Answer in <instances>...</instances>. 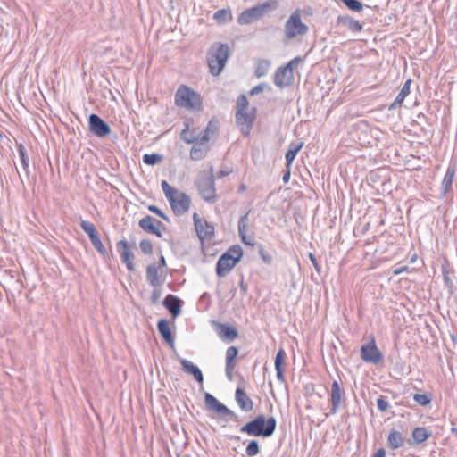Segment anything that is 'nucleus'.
I'll list each match as a JSON object with an SVG mask.
<instances>
[{
    "instance_id": "nucleus-63",
    "label": "nucleus",
    "mask_w": 457,
    "mask_h": 457,
    "mask_svg": "<svg viewBox=\"0 0 457 457\" xmlns=\"http://www.w3.org/2000/svg\"><path fill=\"white\" fill-rule=\"evenodd\" d=\"M245 186L244 184H241V185L239 186L238 191H239V192H243V191H245Z\"/></svg>"
},
{
    "instance_id": "nucleus-38",
    "label": "nucleus",
    "mask_w": 457,
    "mask_h": 457,
    "mask_svg": "<svg viewBox=\"0 0 457 457\" xmlns=\"http://www.w3.org/2000/svg\"><path fill=\"white\" fill-rule=\"evenodd\" d=\"M80 228L89 237V239L99 234L95 225L88 220H82Z\"/></svg>"
},
{
    "instance_id": "nucleus-47",
    "label": "nucleus",
    "mask_w": 457,
    "mask_h": 457,
    "mask_svg": "<svg viewBox=\"0 0 457 457\" xmlns=\"http://www.w3.org/2000/svg\"><path fill=\"white\" fill-rule=\"evenodd\" d=\"M148 210L151 212L158 215L162 219L165 220L166 221H170L169 217L161 209H159L157 206H155V205H149L148 206Z\"/></svg>"
},
{
    "instance_id": "nucleus-8",
    "label": "nucleus",
    "mask_w": 457,
    "mask_h": 457,
    "mask_svg": "<svg viewBox=\"0 0 457 457\" xmlns=\"http://www.w3.org/2000/svg\"><path fill=\"white\" fill-rule=\"evenodd\" d=\"M308 31V27L302 22L301 15L296 11L293 12L285 25V35L287 38L290 39L296 36L305 35Z\"/></svg>"
},
{
    "instance_id": "nucleus-50",
    "label": "nucleus",
    "mask_w": 457,
    "mask_h": 457,
    "mask_svg": "<svg viewBox=\"0 0 457 457\" xmlns=\"http://www.w3.org/2000/svg\"><path fill=\"white\" fill-rule=\"evenodd\" d=\"M161 295H162V291L155 287L152 291V294H151V296H150L151 303L155 304L159 301Z\"/></svg>"
},
{
    "instance_id": "nucleus-11",
    "label": "nucleus",
    "mask_w": 457,
    "mask_h": 457,
    "mask_svg": "<svg viewBox=\"0 0 457 457\" xmlns=\"http://www.w3.org/2000/svg\"><path fill=\"white\" fill-rule=\"evenodd\" d=\"M255 111L256 109L253 108L251 112H247V111L236 112V123L242 134L245 136H248L250 134L255 120Z\"/></svg>"
},
{
    "instance_id": "nucleus-17",
    "label": "nucleus",
    "mask_w": 457,
    "mask_h": 457,
    "mask_svg": "<svg viewBox=\"0 0 457 457\" xmlns=\"http://www.w3.org/2000/svg\"><path fill=\"white\" fill-rule=\"evenodd\" d=\"M155 224L162 225V222L154 219V217L150 215H146L144 218H142L138 225L139 227L145 231L146 233L154 234L157 236L158 237H162V232L160 228H158Z\"/></svg>"
},
{
    "instance_id": "nucleus-37",
    "label": "nucleus",
    "mask_w": 457,
    "mask_h": 457,
    "mask_svg": "<svg viewBox=\"0 0 457 457\" xmlns=\"http://www.w3.org/2000/svg\"><path fill=\"white\" fill-rule=\"evenodd\" d=\"M428 437V432L426 428H416L412 432V439L416 444L424 442Z\"/></svg>"
},
{
    "instance_id": "nucleus-23",
    "label": "nucleus",
    "mask_w": 457,
    "mask_h": 457,
    "mask_svg": "<svg viewBox=\"0 0 457 457\" xmlns=\"http://www.w3.org/2000/svg\"><path fill=\"white\" fill-rule=\"evenodd\" d=\"M157 328L162 338L167 342L170 347L174 346V338L170 328L168 320L162 319L157 323Z\"/></svg>"
},
{
    "instance_id": "nucleus-30",
    "label": "nucleus",
    "mask_w": 457,
    "mask_h": 457,
    "mask_svg": "<svg viewBox=\"0 0 457 457\" xmlns=\"http://www.w3.org/2000/svg\"><path fill=\"white\" fill-rule=\"evenodd\" d=\"M388 446L392 449H397L403 444V438L402 434L395 429H392L387 437Z\"/></svg>"
},
{
    "instance_id": "nucleus-24",
    "label": "nucleus",
    "mask_w": 457,
    "mask_h": 457,
    "mask_svg": "<svg viewBox=\"0 0 457 457\" xmlns=\"http://www.w3.org/2000/svg\"><path fill=\"white\" fill-rule=\"evenodd\" d=\"M218 130H219V121L214 119L211 120L208 122L205 129L199 133L200 137H200L201 143H207L210 140L211 136L217 134Z\"/></svg>"
},
{
    "instance_id": "nucleus-61",
    "label": "nucleus",
    "mask_w": 457,
    "mask_h": 457,
    "mask_svg": "<svg viewBox=\"0 0 457 457\" xmlns=\"http://www.w3.org/2000/svg\"><path fill=\"white\" fill-rule=\"evenodd\" d=\"M166 266V261H165V258L164 256H161L160 257V262H159V267L158 268H162V267H165Z\"/></svg>"
},
{
    "instance_id": "nucleus-29",
    "label": "nucleus",
    "mask_w": 457,
    "mask_h": 457,
    "mask_svg": "<svg viewBox=\"0 0 457 457\" xmlns=\"http://www.w3.org/2000/svg\"><path fill=\"white\" fill-rule=\"evenodd\" d=\"M455 174L453 168H448L441 183V195L444 196L451 189Z\"/></svg>"
},
{
    "instance_id": "nucleus-51",
    "label": "nucleus",
    "mask_w": 457,
    "mask_h": 457,
    "mask_svg": "<svg viewBox=\"0 0 457 457\" xmlns=\"http://www.w3.org/2000/svg\"><path fill=\"white\" fill-rule=\"evenodd\" d=\"M259 253L262 259V261L267 263L270 264L272 262V257L264 249L260 248Z\"/></svg>"
},
{
    "instance_id": "nucleus-9",
    "label": "nucleus",
    "mask_w": 457,
    "mask_h": 457,
    "mask_svg": "<svg viewBox=\"0 0 457 457\" xmlns=\"http://www.w3.org/2000/svg\"><path fill=\"white\" fill-rule=\"evenodd\" d=\"M361 357L368 363L378 364L384 360L382 353L378 348L375 339L372 338L367 344H364L361 347Z\"/></svg>"
},
{
    "instance_id": "nucleus-34",
    "label": "nucleus",
    "mask_w": 457,
    "mask_h": 457,
    "mask_svg": "<svg viewBox=\"0 0 457 457\" xmlns=\"http://www.w3.org/2000/svg\"><path fill=\"white\" fill-rule=\"evenodd\" d=\"M213 19L218 24H225L231 21L233 16L229 9H220L213 14Z\"/></svg>"
},
{
    "instance_id": "nucleus-28",
    "label": "nucleus",
    "mask_w": 457,
    "mask_h": 457,
    "mask_svg": "<svg viewBox=\"0 0 457 457\" xmlns=\"http://www.w3.org/2000/svg\"><path fill=\"white\" fill-rule=\"evenodd\" d=\"M194 146L190 150V158L194 161H199L205 157L208 148L204 145L206 143H194Z\"/></svg>"
},
{
    "instance_id": "nucleus-10",
    "label": "nucleus",
    "mask_w": 457,
    "mask_h": 457,
    "mask_svg": "<svg viewBox=\"0 0 457 457\" xmlns=\"http://www.w3.org/2000/svg\"><path fill=\"white\" fill-rule=\"evenodd\" d=\"M205 407L209 411L215 412L220 417H230L237 419V414L230 409H228L222 403L218 401L212 394L205 393L204 395Z\"/></svg>"
},
{
    "instance_id": "nucleus-19",
    "label": "nucleus",
    "mask_w": 457,
    "mask_h": 457,
    "mask_svg": "<svg viewBox=\"0 0 457 457\" xmlns=\"http://www.w3.org/2000/svg\"><path fill=\"white\" fill-rule=\"evenodd\" d=\"M235 400L239 408L245 411L249 412L253 410V402L247 395L244 389L237 387L235 392Z\"/></svg>"
},
{
    "instance_id": "nucleus-58",
    "label": "nucleus",
    "mask_w": 457,
    "mask_h": 457,
    "mask_svg": "<svg viewBox=\"0 0 457 457\" xmlns=\"http://www.w3.org/2000/svg\"><path fill=\"white\" fill-rule=\"evenodd\" d=\"M406 270H407V266H401L399 268L395 269L393 271V274L399 275V274L403 273V271H405Z\"/></svg>"
},
{
    "instance_id": "nucleus-26",
    "label": "nucleus",
    "mask_w": 457,
    "mask_h": 457,
    "mask_svg": "<svg viewBox=\"0 0 457 457\" xmlns=\"http://www.w3.org/2000/svg\"><path fill=\"white\" fill-rule=\"evenodd\" d=\"M337 23L345 26L353 32H360L362 29V25L350 16H339Z\"/></svg>"
},
{
    "instance_id": "nucleus-13",
    "label": "nucleus",
    "mask_w": 457,
    "mask_h": 457,
    "mask_svg": "<svg viewBox=\"0 0 457 457\" xmlns=\"http://www.w3.org/2000/svg\"><path fill=\"white\" fill-rule=\"evenodd\" d=\"M331 409L330 412L326 414L328 417L329 414L334 415L337 412L338 409L345 401V392L342 388L337 381H334L331 385L330 397Z\"/></svg>"
},
{
    "instance_id": "nucleus-45",
    "label": "nucleus",
    "mask_w": 457,
    "mask_h": 457,
    "mask_svg": "<svg viewBox=\"0 0 457 457\" xmlns=\"http://www.w3.org/2000/svg\"><path fill=\"white\" fill-rule=\"evenodd\" d=\"M248 100L245 95H240L237 101V111H246L248 107Z\"/></svg>"
},
{
    "instance_id": "nucleus-56",
    "label": "nucleus",
    "mask_w": 457,
    "mask_h": 457,
    "mask_svg": "<svg viewBox=\"0 0 457 457\" xmlns=\"http://www.w3.org/2000/svg\"><path fill=\"white\" fill-rule=\"evenodd\" d=\"M275 370H276V373H277V378L280 382H285L286 379H285V376H284V373H283V369L282 368H275Z\"/></svg>"
},
{
    "instance_id": "nucleus-41",
    "label": "nucleus",
    "mask_w": 457,
    "mask_h": 457,
    "mask_svg": "<svg viewBox=\"0 0 457 457\" xmlns=\"http://www.w3.org/2000/svg\"><path fill=\"white\" fill-rule=\"evenodd\" d=\"M245 453L249 457L256 456L260 453V446L258 441L251 440L245 448Z\"/></svg>"
},
{
    "instance_id": "nucleus-16",
    "label": "nucleus",
    "mask_w": 457,
    "mask_h": 457,
    "mask_svg": "<svg viewBox=\"0 0 457 457\" xmlns=\"http://www.w3.org/2000/svg\"><path fill=\"white\" fill-rule=\"evenodd\" d=\"M213 323L216 327L218 336L222 341L232 342L238 337V331L235 327L218 321H214Z\"/></svg>"
},
{
    "instance_id": "nucleus-31",
    "label": "nucleus",
    "mask_w": 457,
    "mask_h": 457,
    "mask_svg": "<svg viewBox=\"0 0 457 457\" xmlns=\"http://www.w3.org/2000/svg\"><path fill=\"white\" fill-rule=\"evenodd\" d=\"M303 143H291L287 152L286 153V166L291 167L297 153L303 147Z\"/></svg>"
},
{
    "instance_id": "nucleus-7",
    "label": "nucleus",
    "mask_w": 457,
    "mask_h": 457,
    "mask_svg": "<svg viewBox=\"0 0 457 457\" xmlns=\"http://www.w3.org/2000/svg\"><path fill=\"white\" fill-rule=\"evenodd\" d=\"M196 187L202 198L210 204L217 201L215 178L211 167L210 175L202 174L195 181Z\"/></svg>"
},
{
    "instance_id": "nucleus-46",
    "label": "nucleus",
    "mask_w": 457,
    "mask_h": 457,
    "mask_svg": "<svg viewBox=\"0 0 457 457\" xmlns=\"http://www.w3.org/2000/svg\"><path fill=\"white\" fill-rule=\"evenodd\" d=\"M286 358L284 349H279L275 357V368H282Z\"/></svg>"
},
{
    "instance_id": "nucleus-5",
    "label": "nucleus",
    "mask_w": 457,
    "mask_h": 457,
    "mask_svg": "<svg viewBox=\"0 0 457 457\" xmlns=\"http://www.w3.org/2000/svg\"><path fill=\"white\" fill-rule=\"evenodd\" d=\"M174 102L177 106L187 110H201V96L186 85H180L175 94Z\"/></svg>"
},
{
    "instance_id": "nucleus-62",
    "label": "nucleus",
    "mask_w": 457,
    "mask_h": 457,
    "mask_svg": "<svg viewBox=\"0 0 457 457\" xmlns=\"http://www.w3.org/2000/svg\"><path fill=\"white\" fill-rule=\"evenodd\" d=\"M240 289H241V291H243L244 293H245V292L246 291V289H247V287H246L245 284L244 283V280H243V279L240 281Z\"/></svg>"
},
{
    "instance_id": "nucleus-14",
    "label": "nucleus",
    "mask_w": 457,
    "mask_h": 457,
    "mask_svg": "<svg viewBox=\"0 0 457 457\" xmlns=\"http://www.w3.org/2000/svg\"><path fill=\"white\" fill-rule=\"evenodd\" d=\"M195 228L201 241L210 240L214 236V227L206 220H202L197 213L193 215Z\"/></svg>"
},
{
    "instance_id": "nucleus-55",
    "label": "nucleus",
    "mask_w": 457,
    "mask_h": 457,
    "mask_svg": "<svg viewBox=\"0 0 457 457\" xmlns=\"http://www.w3.org/2000/svg\"><path fill=\"white\" fill-rule=\"evenodd\" d=\"M234 368H235V364L228 365V363H226L225 371H226V375L228 379L232 378V370H234Z\"/></svg>"
},
{
    "instance_id": "nucleus-2",
    "label": "nucleus",
    "mask_w": 457,
    "mask_h": 457,
    "mask_svg": "<svg viewBox=\"0 0 457 457\" xmlns=\"http://www.w3.org/2000/svg\"><path fill=\"white\" fill-rule=\"evenodd\" d=\"M229 56V48L227 44L220 42L213 43L207 52V63L210 73L218 76L223 71L228 58Z\"/></svg>"
},
{
    "instance_id": "nucleus-6",
    "label": "nucleus",
    "mask_w": 457,
    "mask_h": 457,
    "mask_svg": "<svg viewBox=\"0 0 457 457\" xmlns=\"http://www.w3.org/2000/svg\"><path fill=\"white\" fill-rule=\"evenodd\" d=\"M278 7L277 0H267L266 2L257 4L253 7L248 8L242 12L238 18L237 22L240 25H247L250 24L262 17H263L268 12L276 10Z\"/></svg>"
},
{
    "instance_id": "nucleus-21",
    "label": "nucleus",
    "mask_w": 457,
    "mask_h": 457,
    "mask_svg": "<svg viewBox=\"0 0 457 457\" xmlns=\"http://www.w3.org/2000/svg\"><path fill=\"white\" fill-rule=\"evenodd\" d=\"M179 362L182 366V370L185 372L193 375L195 379L198 383L203 384L204 376H203L201 370L196 365H195L194 363H192L191 361H189L186 359H180Z\"/></svg>"
},
{
    "instance_id": "nucleus-42",
    "label": "nucleus",
    "mask_w": 457,
    "mask_h": 457,
    "mask_svg": "<svg viewBox=\"0 0 457 457\" xmlns=\"http://www.w3.org/2000/svg\"><path fill=\"white\" fill-rule=\"evenodd\" d=\"M341 2L350 10L354 12H361L363 9V4L359 0H341Z\"/></svg>"
},
{
    "instance_id": "nucleus-20",
    "label": "nucleus",
    "mask_w": 457,
    "mask_h": 457,
    "mask_svg": "<svg viewBox=\"0 0 457 457\" xmlns=\"http://www.w3.org/2000/svg\"><path fill=\"white\" fill-rule=\"evenodd\" d=\"M163 306L176 318L181 312V300L173 295H168L163 302Z\"/></svg>"
},
{
    "instance_id": "nucleus-32",
    "label": "nucleus",
    "mask_w": 457,
    "mask_h": 457,
    "mask_svg": "<svg viewBox=\"0 0 457 457\" xmlns=\"http://www.w3.org/2000/svg\"><path fill=\"white\" fill-rule=\"evenodd\" d=\"M185 128L180 133V138L187 143V144H193V143H198L200 140V134L197 136L194 135V131L189 130V122L187 121L184 123Z\"/></svg>"
},
{
    "instance_id": "nucleus-53",
    "label": "nucleus",
    "mask_w": 457,
    "mask_h": 457,
    "mask_svg": "<svg viewBox=\"0 0 457 457\" xmlns=\"http://www.w3.org/2000/svg\"><path fill=\"white\" fill-rule=\"evenodd\" d=\"M309 259L312 262V264L313 265L315 270L317 272H320V266L319 265L314 254H312V253H309Z\"/></svg>"
},
{
    "instance_id": "nucleus-36",
    "label": "nucleus",
    "mask_w": 457,
    "mask_h": 457,
    "mask_svg": "<svg viewBox=\"0 0 457 457\" xmlns=\"http://www.w3.org/2000/svg\"><path fill=\"white\" fill-rule=\"evenodd\" d=\"M270 62L268 60H259L255 67L257 78L265 76L268 73Z\"/></svg>"
},
{
    "instance_id": "nucleus-54",
    "label": "nucleus",
    "mask_w": 457,
    "mask_h": 457,
    "mask_svg": "<svg viewBox=\"0 0 457 457\" xmlns=\"http://www.w3.org/2000/svg\"><path fill=\"white\" fill-rule=\"evenodd\" d=\"M303 59L300 56H297L292 59L289 62L287 63L286 66H289L291 68V71L294 72V66L299 62H301Z\"/></svg>"
},
{
    "instance_id": "nucleus-33",
    "label": "nucleus",
    "mask_w": 457,
    "mask_h": 457,
    "mask_svg": "<svg viewBox=\"0 0 457 457\" xmlns=\"http://www.w3.org/2000/svg\"><path fill=\"white\" fill-rule=\"evenodd\" d=\"M442 273L444 277V282L446 287L448 288L449 292L453 294V282L452 279V276L453 274V271L449 269V263L447 262H445L442 264Z\"/></svg>"
},
{
    "instance_id": "nucleus-18",
    "label": "nucleus",
    "mask_w": 457,
    "mask_h": 457,
    "mask_svg": "<svg viewBox=\"0 0 457 457\" xmlns=\"http://www.w3.org/2000/svg\"><path fill=\"white\" fill-rule=\"evenodd\" d=\"M118 251L123 263L126 264L129 270H134V254L129 252V246L126 240H120L117 243Z\"/></svg>"
},
{
    "instance_id": "nucleus-3",
    "label": "nucleus",
    "mask_w": 457,
    "mask_h": 457,
    "mask_svg": "<svg viewBox=\"0 0 457 457\" xmlns=\"http://www.w3.org/2000/svg\"><path fill=\"white\" fill-rule=\"evenodd\" d=\"M161 186L174 214L177 216L185 214L190 207V197L186 193L179 192L170 186L166 180H162Z\"/></svg>"
},
{
    "instance_id": "nucleus-59",
    "label": "nucleus",
    "mask_w": 457,
    "mask_h": 457,
    "mask_svg": "<svg viewBox=\"0 0 457 457\" xmlns=\"http://www.w3.org/2000/svg\"><path fill=\"white\" fill-rule=\"evenodd\" d=\"M373 457H386V451L384 448H379L376 453L375 454L373 455Z\"/></svg>"
},
{
    "instance_id": "nucleus-22",
    "label": "nucleus",
    "mask_w": 457,
    "mask_h": 457,
    "mask_svg": "<svg viewBox=\"0 0 457 457\" xmlns=\"http://www.w3.org/2000/svg\"><path fill=\"white\" fill-rule=\"evenodd\" d=\"M249 213H250V211H248L245 215L240 217V219L238 220V234H239V237H241L242 242L245 245H253L254 239L253 237H248L245 233L246 228H247Z\"/></svg>"
},
{
    "instance_id": "nucleus-15",
    "label": "nucleus",
    "mask_w": 457,
    "mask_h": 457,
    "mask_svg": "<svg viewBox=\"0 0 457 457\" xmlns=\"http://www.w3.org/2000/svg\"><path fill=\"white\" fill-rule=\"evenodd\" d=\"M294 82V72L289 66H281L274 74V84L279 88L291 86Z\"/></svg>"
},
{
    "instance_id": "nucleus-39",
    "label": "nucleus",
    "mask_w": 457,
    "mask_h": 457,
    "mask_svg": "<svg viewBox=\"0 0 457 457\" xmlns=\"http://www.w3.org/2000/svg\"><path fill=\"white\" fill-rule=\"evenodd\" d=\"M163 157L159 154H146L143 156V162L146 165L154 166L160 163Z\"/></svg>"
},
{
    "instance_id": "nucleus-25",
    "label": "nucleus",
    "mask_w": 457,
    "mask_h": 457,
    "mask_svg": "<svg viewBox=\"0 0 457 457\" xmlns=\"http://www.w3.org/2000/svg\"><path fill=\"white\" fill-rule=\"evenodd\" d=\"M146 279L154 287H158L162 285V280L158 273V268L154 264L148 265L146 268Z\"/></svg>"
},
{
    "instance_id": "nucleus-4",
    "label": "nucleus",
    "mask_w": 457,
    "mask_h": 457,
    "mask_svg": "<svg viewBox=\"0 0 457 457\" xmlns=\"http://www.w3.org/2000/svg\"><path fill=\"white\" fill-rule=\"evenodd\" d=\"M243 255L240 245L230 246L227 252L222 253L216 263V274L224 278L237 265Z\"/></svg>"
},
{
    "instance_id": "nucleus-64",
    "label": "nucleus",
    "mask_w": 457,
    "mask_h": 457,
    "mask_svg": "<svg viewBox=\"0 0 457 457\" xmlns=\"http://www.w3.org/2000/svg\"><path fill=\"white\" fill-rule=\"evenodd\" d=\"M452 432L457 437V428H452Z\"/></svg>"
},
{
    "instance_id": "nucleus-60",
    "label": "nucleus",
    "mask_w": 457,
    "mask_h": 457,
    "mask_svg": "<svg viewBox=\"0 0 457 457\" xmlns=\"http://www.w3.org/2000/svg\"><path fill=\"white\" fill-rule=\"evenodd\" d=\"M229 173V171L228 170H220L216 173V175L214 176V178H217V179H220L222 177H225L227 176L228 174Z\"/></svg>"
},
{
    "instance_id": "nucleus-12",
    "label": "nucleus",
    "mask_w": 457,
    "mask_h": 457,
    "mask_svg": "<svg viewBox=\"0 0 457 457\" xmlns=\"http://www.w3.org/2000/svg\"><path fill=\"white\" fill-rule=\"evenodd\" d=\"M88 127L89 131L98 137H104L111 133L110 126L95 113L89 115Z\"/></svg>"
},
{
    "instance_id": "nucleus-27",
    "label": "nucleus",
    "mask_w": 457,
    "mask_h": 457,
    "mask_svg": "<svg viewBox=\"0 0 457 457\" xmlns=\"http://www.w3.org/2000/svg\"><path fill=\"white\" fill-rule=\"evenodd\" d=\"M411 84V79L406 80V82L403 86L400 93L395 97V101L389 105V108H388L389 110H394L397 106H400L403 104L404 98L410 94Z\"/></svg>"
},
{
    "instance_id": "nucleus-48",
    "label": "nucleus",
    "mask_w": 457,
    "mask_h": 457,
    "mask_svg": "<svg viewBox=\"0 0 457 457\" xmlns=\"http://www.w3.org/2000/svg\"><path fill=\"white\" fill-rule=\"evenodd\" d=\"M413 399L420 405L428 404V395L426 394H415Z\"/></svg>"
},
{
    "instance_id": "nucleus-35",
    "label": "nucleus",
    "mask_w": 457,
    "mask_h": 457,
    "mask_svg": "<svg viewBox=\"0 0 457 457\" xmlns=\"http://www.w3.org/2000/svg\"><path fill=\"white\" fill-rule=\"evenodd\" d=\"M17 149H18V153L20 155L21 166H22L26 175L29 177V158L27 154V151L21 143L18 144Z\"/></svg>"
},
{
    "instance_id": "nucleus-49",
    "label": "nucleus",
    "mask_w": 457,
    "mask_h": 457,
    "mask_svg": "<svg viewBox=\"0 0 457 457\" xmlns=\"http://www.w3.org/2000/svg\"><path fill=\"white\" fill-rule=\"evenodd\" d=\"M377 406H378V409L381 411H386L387 409L389 408V403L386 400V398H384L383 396H380L378 400H377Z\"/></svg>"
},
{
    "instance_id": "nucleus-52",
    "label": "nucleus",
    "mask_w": 457,
    "mask_h": 457,
    "mask_svg": "<svg viewBox=\"0 0 457 457\" xmlns=\"http://www.w3.org/2000/svg\"><path fill=\"white\" fill-rule=\"evenodd\" d=\"M266 84L264 83H261L255 87H253L251 91L249 92V94L251 96H254V95H257V94H260L263 91L264 87H265Z\"/></svg>"
},
{
    "instance_id": "nucleus-1",
    "label": "nucleus",
    "mask_w": 457,
    "mask_h": 457,
    "mask_svg": "<svg viewBox=\"0 0 457 457\" xmlns=\"http://www.w3.org/2000/svg\"><path fill=\"white\" fill-rule=\"evenodd\" d=\"M277 420L274 417L265 418L261 414L240 428L241 433L251 436L270 437L276 430Z\"/></svg>"
},
{
    "instance_id": "nucleus-43",
    "label": "nucleus",
    "mask_w": 457,
    "mask_h": 457,
    "mask_svg": "<svg viewBox=\"0 0 457 457\" xmlns=\"http://www.w3.org/2000/svg\"><path fill=\"white\" fill-rule=\"evenodd\" d=\"M238 354V349L236 346H229L226 351V363L235 364L234 361Z\"/></svg>"
},
{
    "instance_id": "nucleus-44",
    "label": "nucleus",
    "mask_w": 457,
    "mask_h": 457,
    "mask_svg": "<svg viewBox=\"0 0 457 457\" xmlns=\"http://www.w3.org/2000/svg\"><path fill=\"white\" fill-rule=\"evenodd\" d=\"M139 247L145 254H151L153 253V245L149 239L141 240Z\"/></svg>"
},
{
    "instance_id": "nucleus-57",
    "label": "nucleus",
    "mask_w": 457,
    "mask_h": 457,
    "mask_svg": "<svg viewBox=\"0 0 457 457\" xmlns=\"http://www.w3.org/2000/svg\"><path fill=\"white\" fill-rule=\"evenodd\" d=\"M290 175H291L290 167L287 166V169L284 171V174H283V177H282V180H283V182L285 184H287L289 181Z\"/></svg>"
},
{
    "instance_id": "nucleus-40",
    "label": "nucleus",
    "mask_w": 457,
    "mask_h": 457,
    "mask_svg": "<svg viewBox=\"0 0 457 457\" xmlns=\"http://www.w3.org/2000/svg\"><path fill=\"white\" fill-rule=\"evenodd\" d=\"M90 241L96 250L104 257L108 256V251L104 247V245L102 244L99 234L95 236L94 237L90 238Z\"/></svg>"
}]
</instances>
